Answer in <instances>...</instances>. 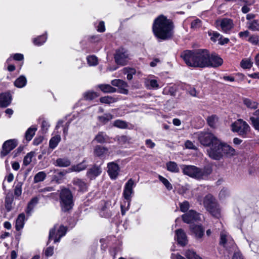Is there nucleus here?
<instances>
[{
  "mask_svg": "<svg viewBox=\"0 0 259 259\" xmlns=\"http://www.w3.org/2000/svg\"><path fill=\"white\" fill-rule=\"evenodd\" d=\"M53 164L56 166L67 167L70 165L71 162L67 158H59Z\"/></svg>",
  "mask_w": 259,
  "mask_h": 259,
  "instance_id": "nucleus-25",
  "label": "nucleus"
},
{
  "mask_svg": "<svg viewBox=\"0 0 259 259\" xmlns=\"http://www.w3.org/2000/svg\"><path fill=\"white\" fill-rule=\"evenodd\" d=\"M115 62L120 65H125L129 59V54L126 50L120 48L116 51L114 55Z\"/></svg>",
  "mask_w": 259,
  "mask_h": 259,
  "instance_id": "nucleus-10",
  "label": "nucleus"
},
{
  "mask_svg": "<svg viewBox=\"0 0 259 259\" xmlns=\"http://www.w3.org/2000/svg\"><path fill=\"white\" fill-rule=\"evenodd\" d=\"M200 143L205 146H211L218 143V139L214 135L210 132H202L198 137Z\"/></svg>",
  "mask_w": 259,
  "mask_h": 259,
  "instance_id": "nucleus-7",
  "label": "nucleus"
},
{
  "mask_svg": "<svg viewBox=\"0 0 259 259\" xmlns=\"http://www.w3.org/2000/svg\"><path fill=\"white\" fill-rule=\"evenodd\" d=\"M158 178L159 180L163 184L168 190L170 191L172 189V186L167 179L160 175H159Z\"/></svg>",
  "mask_w": 259,
  "mask_h": 259,
  "instance_id": "nucleus-42",
  "label": "nucleus"
},
{
  "mask_svg": "<svg viewBox=\"0 0 259 259\" xmlns=\"http://www.w3.org/2000/svg\"><path fill=\"white\" fill-rule=\"evenodd\" d=\"M243 101L244 104L249 108L255 109L258 107V103L257 102L252 101L248 98H244Z\"/></svg>",
  "mask_w": 259,
  "mask_h": 259,
  "instance_id": "nucleus-36",
  "label": "nucleus"
},
{
  "mask_svg": "<svg viewBox=\"0 0 259 259\" xmlns=\"http://www.w3.org/2000/svg\"><path fill=\"white\" fill-rule=\"evenodd\" d=\"M34 153L33 152H30L27 154L24 157L23 159V164L25 166L29 165L32 161V157L34 156Z\"/></svg>",
  "mask_w": 259,
  "mask_h": 259,
  "instance_id": "nucleus-49",
  "label": "nucleus"
},
{
  "mask_svg": "<svg viewBox=\"0 0 259 259\" xmlns=\"http://www.w3.org/2000/svg\"><path fill=\"white\" fill-rule=\"evenodd\" d=\"M253 62L250 59H243L240 62V65L244 69H250L252 66Z\"/></svg>",
  "mask_w": 259,
  "mask_h": 259,
  "instance_id": "nucleus-46",
  "label": "nucleus"
},
{
  "mask_svg": "<svg viewBox=\"0 0 259 259\" xmlns=\"http://www.w3.org/2000/svg\"><path fill=\"white\" fill-rule=\"evenodd\" d=\"M232 131L237 133L239 135L245 137L249 132L248 124L241 119H239L231 124Z\"/></svg>",
  "mask_w": 259,
  "mask_h": 259,
  "instance_id": "nucleus-6",
  "label": "nucleus"
},
{
  "mask_svg": "<svg viewBox=\"0 0 259 259\" xmlns=\"http://www.w3.org/2000/svg\"><path fill=\"white\" fill-rule=\"evenodd\" d=\"M38 199L37 197H34L29 201L28 204L26 212L27 214L30 215L34 207V206L38 203Z\"/></svg>",
  "mask_w": 259,
  "mask_h": 259,
  "instance_id": "nucleus-30",
  "label": "nucleus"
},
{
  "mask_svg": "<svg viewBox=\"0 0 259 259\" xmlns=\"http://www.w3.org/2000/svg\"><path fill=\"white\" fill-rule=\"evenodd\" d=\"M102 169L100 166L94 165L88 170L87 175L90 179L93 180L100 175Z\"/></svg>",
  "mask_w": 259,
  "mask_h": 259,
  "instance_id": "nucleus-20",
  "label": "nucleus"
},
{
  "mask_svg": "<svg viewBox=\"0 0 259 259\" xmlns=\"http://www.w3.org/2000/svg\"><path fill=\"white\" fill-rule=\"evenodd\" d=\"M218 120V117L215 115L209 116L207 118V122L209 126L214 127Z\"/></svg>",
  "mask_w": 259,
  "mask_h": 259,
  "instance_id": "nucleus-43",
  "label": "nucleus"
},
{
  "mask_svg": "<svg viewBox=\"0 0 259 259\" xmlns=\"http://www.w3.org/2000/svg\"><path fill=\"white\" fill-rule=\"evenodd\" d=\"M247 28L252 31H259V20H253L246 23Z\"/></svg>",
  "mask_w": 259,
  "mask_h": 259,
  "instance_id": "nucleus-26",
  "label": "nucleus"
},
{
  "mask_svg": "<svg viewBox=\"0 0 259 259\" xmlns=\"http://www.w3.org/2000/svg\"><path fill=\"white\" fill-rule=\"evenodd\" d=\"M135 185H136L134 180H133L132 179H130L125 183L124 186L123 192V196L125 199V201L123 203L127 204V208H129L130 205L132 195L134 194L133 188Z\"/></svg>",
  "mask_w": 259,
  "mask_h": 259,
  "instance_id": "nucleus-8",
  "label": "nucleus"
},
{
  "mask_svg": "<svg viewBox=\"0 0 259 259\" xmlns=\"http://www.w3.org/2000/svg\"><path fill=\"white\" fill-rule=\"evenodd\" d=\"M211 168L209 166L200 168L194 165H183V173L189 177L197 179H203L211 173Z\"/></svg>",
  "mask_w": 259,
  "mask_h": 259,
  "instance_id": "nucleus-4",
  "label": "nucleus"
},
{
  "mask_svg": "<svg viewBox=\"0 0 259 259\" xmlns=\"http://www.w3.org/2000/svg\"><path fill=\"white\" fill-rule=\"evenodd\" d=\"M208 35L210 36V39L213 42L219 41L221 38V35L216 31H209Z\"/></svg>",
  "mask_w": 259,
  "mask_h": 259,
  "instance_id": "nucleus-47",
  "label": "nucleus"
},
{
  "mask_svg": "<svg viewBox=\"0 0 259 259\" xmlns=\"http://www.w3.org/2000/svg\"><path fill=\"white\" fill-rule=\"evenodd\" d=\"M188 92L189 93V94L192 97H197L199 94V92H197L196 90V89L194 88H190L188 90Z\"/></svg>",
  "mask_w": 259,
  "mask_h": 259,
  "instance_id": "nucleus-59",
  "label": "nucleus"
},
{
  "mask_svg": "<svg viewBox=\"0 0 259 259\" xmlns=\"http://www.w3.org/2000/svg\"><path fill=\"white\" fill-rule=\"evenodd\" d=\"M116 138L117 141L121 144H125L128 141V139L125 136H118Z\"/></svg>",
  "mask_w": 259,
  "mask_h": 259,
  "instance_id": "nucleus-58",
  "label": "nucleus"
},
{
  "mask_svg": "<svg viewBox=\"0 0 259 259\" xmlns=\"http://www.w3.org/2000/svg\"><path fill=\"white\" fill-rule=\"evenodd\" d=\"M113 125L120 128H125L127 126L126 122L119 119L114 121Z\"/></svg>",
  "mask_w": 259,
  "mask_h": 259,
  "instance_id": "nucleus-51",
  "label": "nucleus"
},
{
  "mask_svg": "<svg viewBox=\"0 0 259 259\" xmlns=\"http://www.w3.org/2000/svg\"><path fill=\"white\" fill-rule=\"evenodd\" d=\"M250 120L251 121L254 127L259 131V119H255V117H251Z\"/></svg>",
  "mask_w": 259,
  "mask_h": 259,
  "instance_id": "nucleus-55",
  "label": "nucleus"
},
{
  "mask_svg": "<svg viewBox=\"0 0 259 259\" xmlns=\"http://www.w3.org/2000/svg\"><path fill=\"white\" fill-rule=\"evenodd\" d=\"M14 198L12 195L7 196L5 198V206L8 212L10 211L12 209V203Z\"/></svg>",
  "mask_w": 259,
  "mask_h": 259,
  "instance_id": "nucleus-35",
  "label": "nucleus"
},
{
  "mask_svg": "<svg viewBox=\"0 0 259 259\" xmlns=\"http://www.w3.org/2000/svg\"><path fill=\"white\" fill-rule=\"evenodd\" d=\"M84 98L87 100H92L98 97L97 93L94 92H87L84 94Z\"/></svg>",
  "mask_w": 259,
  "mask_h": 259,
  "instance_id": "nucleus-48",
  "label": "nucleus"
},
{
  "mask_svg": "<svg viewBox=\"0 0 259 259\" xmlns=\"http://www.w3.org/2000/svg\"><path fill=\"white\" fill-rule=\"evenodd\" d=\"M190 228L197 238H201L204 235V229L200 225H191Z\"/></svg>",
  "mask_w": 259,
  "mask_h": 259,
  "instance_id": "nucleus-24",
  "label": "nucleus"
},
{
  "mask_svg": "<svg viewBox=\"0 0 259 259\" xmlns=\"http://www.w3.org/2000/svg\"><path fill=\"white\" fill-rule=\"evenodd\" d=\"M60 141L61 137L59 135H57L52 137L49 142V148L52 149H55L57 146Z\"/></svg>",
  "mask_w": 259,
  "mask_h": 259,
  "instance_id": "nucleus-33",
  "label": "nucleus"
},
{
  "mask_svg": "<svg viewBox=\"0 0 259 259\" xmlns=\"http://www.w3.org/2000/svg\"><path fill=\"white\" fill-rule=\"evenodd\" d=\"M176 238L179 244L182 246H185L187 243V239L186 234L181 229H178L176 231Z\"/></svg>",
  "mask_w": 259,
  "mask_h": 259,
  "instance_id": "nucleus-19",
  "label": "nucleus"
},
{
  "mask_svg": "<svg viewBox=\"0 0 259 259\" xmlns=\"http://www.w3.org/2000/svg\"><path fill=\"white\" fill-rule=\"evenodd\" d=\"M106 208H103L101 211H100V215L105 218H108L111 215V213L108 211H106Z\"/></svg>",
  "mask_w": 259,
  "mask_h": 259,
  "instance_id": "nucleus-62",
  "label": "nucleus"
},
{
  "mask_svg": "<svg viewBox=\"0 0 259 259\" xmlns=\"http://www.w3.org/2000/svg\"><path fill=\"white\" fill-rule=\"evenodd\" d=\"M67 228L63 225H61L57 230V233L55 235L56 226L50 231L49 240L54 238V242H59L60 238L64 236L67 232Z\"/></svg>",
  "mask_w": 259,
  "mask_h": 259,
  "instance_id": "nucleus-12",
  "label": "nucleus"
},
{
  "mask_svg": "<svg viewBox=\"0 0 259 259\" xmlns=\"http://www.w3.org/2000/svg\"><path fill=\"white\" fill-rule=\"evenodd\" d=\"M180 209L182 212H186L189 208V203L188 201H185L183 203H180Z\"/></svg>",
  "mask_w": 259,
  "mask_h": 259,
  "instance_id": "nucleus-53",
  "label": "nucleus"
},
{
  "mask_svg": "<svg viewBox=\"0 0 259 259\" xmlns=\"http://www.w3.org/2000/svg\"><path fill=\"white\" fill-rule=\"evenodd\" d=\"M112 85L117 87L119 88V92L121 94L127 95L128 90L126 89L128 87L127 83L121 79H114L111 81Z\"/></svg>",
  "mask_w": 259,
  "mask_h": 259,
  "instance_id": "nucleus-18",
  "label": "nucleus"
},
{
  "mask_svg": "<svg viewBox=\"0 0 259 259\" xmlns=\"http://www.w3.org/2000/svg\"><path fill=\"white\" fill-rule=\"evenodd\" d=\"M208 67H217L221 66L223 63V59L215 54H212L210 56L208 53Z\"/></svg>",
  "mask_w": 259,
  "mask_h": 259,
  "instance_id": "nucleus-17",
  "label": "nucleus"
},
{
  "mask_svg": "<svg viewBox=\"0 0 259 259\" xmlns=\"http://www.w3.org/2000/svg\"><path fill=\"white\" fill-rule=\"evenodd\" d=\"M113 118V116L110 113H105L102 116L98 117L99 122L103 124H106Z\"/></svg>",
  "mask_w": 259,
  "mask_h": 259,
  "instance_id": "nucleus-37",
  "label": "nucleus"
},
{
  "mask_svg": "<svg viewBox=\"0 0 259 259\" xmlns=\"http://www.w3.org/2000/svg\"><path fill=\"white\" fill-rule=\"evenodd\" d=\"M11 102V97L9 94L3 93L0 94V107H6Z\"/></svg>",
  "mask_w": 259,
  "mask_h": 259,
  "instance_id": "nucleus-21",
  "label": "nucleus"
},
{
  "mask_svg": "<svg viewBox=\"0 0 259 259\" xmlns=\"http://www.w3.org/2000/svg\"><path fill=\"white\" fill-rule=\"evenodd\" d=\"M207 154L212 159L219 160L223 158L222 142L218 141L217 144H213L207 150Z\"/></svg>",
  "mask_w": 259,
  "mask_h": 259,
  "instance_id": "nucleus-9",
  "label": "nucleus"
},
{
  "mask_svg": "<svg viewBox=\"0 0 259 259\" xmlns=\"http://www.w3.org/2000/svg\"><path fill=\"white\" fill-rule=\"evenodd\" d=\"M108 137L103 132H99L95 137L94 140L99 143H104L107 142Z\"/></svg>",
  "mask_w": 259,
  "mask_h": 259,
  "instance_id": "nucleus-34",
  "label": "nucleus"
},
{
  "mask_svg": "<svg viewBox=\"0 0 259 259\" xmlns=\"http://www.w3.org/2000/svg\"><path fill=\"white\" fill-rule=\"evenodd\" d=\"M25 218L24 213H21L18 215L15 223V228L17 231H20L24 227Z\"/></svg>",
  "mask_w": 259,
  "mask_h": 259,
  "instance_id": "nucleus-23",
  "label": "nucleus"
},
{
  "mask_svg": "<svg viewBox=\"0 0 259 259\" xmlns=\"http://www.w3.org/2000/svg\"><path fill=\"white\" fill-rule=\"evenodd\" d=\"M107 168V172L110 178L112 180L116 179L119 171L118 165L114 162H111L108 163Z\"/></svg>",
  "mask_w": 259,
  "mask_h": 259,
  "instance_id": "nucleus-15",
  "label": "nucleus"
},
{
  "mask_svg": "<svg viewBox=\"0 0 259 259\" xmlns=\"http://www.w3.org/2000/svg\"><path fill=\"white\" fill-rule=\"evenodd\" d=\"M248 41L252 45H259V35L256 34L251 35L249 36Z\"/></svg>",
  "mask_w": 259,
  "mask_h": 259,
  "instance_id": "nucleus-45",
  "label": "nucleus"
},
{
  "mask_svg": "<svg viewBox=\"0 0 259 259\" xmlns=\"http://www.w3.org/2000/svg\"><path fill=\"white\" fill-rule=\"evenodd\" d=\"M108 149L105 147L100 145H97L94 149V154L98 157L103 156L104 154L107 153Z\"/></svg>",
  "mask_w": 259,
  "mask_h": 259,
  "instance_id": "nucleus-28",
  "label": "nucleus"
},
{
  "mask_svg": "<svg viewBox=\"0 0 259 259\" xmlns=\"http://www.w3.org/2000/svg\"><path fill=\"white\" fill-rule=\"evenodd\" d=\"M149 85L151 88L157 89L159 88V85L157 81L155 79H151L149 81Z\"/></svg>",
  "mask_w": 259,
  "mask_h": 259,
  "instance_id": "nucleus-60",
  "label": "nucleus"
},
{
  "mask_svg": "<svg viewBox=\"0 0 259 259\" xmlns=\"http://www.w3.org/2000/svg\"><path fill=\"white\" fill-rule=\"evenodd\" d=\"M27 83V79L25 76L21 75L14 82L15 87L18 88H22L25 87Z\"/></svg>",
  "mask_w": 259,
  "mask_h": 259,
  "instance_id": "nucleus-31",
  "label": "nucleus"
},
{
  "mask_svg": "<svg viewBox=\"0 0 259 259\" xmlns=\"http://www.w3.org/2000/svg\"><path fill=\"white\" fill-rule=\"evenodd\" d=\"M122 72L124 74H127V79L129 80L133 78V75L136 73V70L132 68H124Z\"/></svg>",
  "mask_w": 259,
  "mask_h": 259,
  "instance_id": "nucleus-39",
  "label": "nucleus"
},
{
  "mask_svg": "<svg viewBox=\"0 0 259 259\" xmlns=\"http://www.w3.org/2000/svg\"><path fill=\"white\" fill-rule=\"evenodd\" d=\"M59 203L61 211L68 212L74 205V199L71 191L67 188L61 190L59 193Z\"/></svg>",
  "mask_w": 259,
  "mask_h": 259,
  "instance_id": "nucleus-3",
  "label": "nucleus"
},
{
  "mask_svg": "<svg viewBox=\"0 0 259 259\" xmlns=\"http://www.w3.org/2000/svg\"><path fill=\"white\" fill-rule=\"evenodd\" d=\"M204 206L206 209L214 217L218 218L220 217V210L218 204L211 195H206L204 199Z\"/></svg>",
  "mask_w": 259,
  "mask_h": 259,
  "instance_id": "nucleus-5",
  "label": "nucleus"
},
{
  "mask_svg": "<svg viewBox=\"0 0 259 259\" xmlns=\"http://www.w3.org/2000/svg\"><path fill=\"white\" fill-rule=\"evenodd\" d=\"M21 193H22L21 185L18 184L15 187L14 194L17 196H19L21 195Z\"/></svg>",
  "mask_w": 259,
  "mask_h": 259,
  "instance_id": "nucleus-57",
  "label": "nucleus"
},
{
  "mask_svg": "<svg viewBox=\"0 0 259 259\" xmlns=\"http://www.w3.org/2000/svg\"><path fill=\"white\" fill-rule=\"evenodd\" d=\"M218 26L221 27L222 31L224 33H229L230 30L234 27L233 21L232 19L229 18H223L221 20L216 21Z\"/></svg>",
  "mask_w": 259,
  "mask_h": 259,
  "instance_id": "nucleus-14",
  "label": "nucleus"
},
{
  "mask_svg": "<svg viewBox=\"0 0 259 259\" xmlns=\"http://www.w3.org/2000/svg\"><path fill=\"white\" fill-rule=\"evenodd\" d=\"M50 126V124L46 120H43L41 123V129L42 131L46 132Z\"/></svg>",
  "mask_w": 259,
  "mask_h": 259,
  "instance_id": "nucleus-63",
  "label": "nucleus"
},
{
  "mask_svg": "<svg viewBox=\"0 0 259 259\" xmlns=\"http://www.w3.org/2000/svg\"><path fill=\"white\" fill-rule=\"evenodd\" d=\"M97 30L99 32H103L105 30V27L104 25V22L103 21H101L98 26Z\"/></svg>",
  "mask_w": 259,
  "mask_h": 259,
  "instance_id": "nucleus-64",
  "label": "nucleus"
},
{
  "mask_svg": "<svg viewBox=\"0 0 259 259\" xmlns=\"http://www.w3.org/2000/svg\"><path fill=\"white\" fill-rule=\"evenodd\" d=\"M201 26V21L200 20L197 19L193 21L191 24V27L193 29H197Z\"/></svg>",
  "mask_w": 259,
  "mask_h": 259,
  "instance_id": "nucleus-54",
  "label": "nucleus"
},
{
  "mask_svg": "<svg viewBox=\"0 0 259 259\" xmlns=\"http://www.w3.org/2000/svg\"><path fill=\"white\" fill-rule=\"evenodd\" d=\"M182 218L184 222L186 223H191L200 220V214L193 210H190L183 214Z\"/></svg>",
  "mask_w": 259,
  "mask_h": 259,
  "instance_id": "nucleus-16",
  "label": "nucleus"
},
{
  "mask_svg": "<svg viewBox=\"0 0 259 259\" xmlns=\"http://www.w3.org/2000/svg\"><path fill=\"white\" fill-rule=\"evenodd\" d=\"M47 38V37L46 35H40L34 38L33 42L36 46H41L46 42Z\"/></svg>",
  "mask_w": 259,
  "mask_h": 259,
  "instance_id": "nucleus-41",
  "label": "nucleus"
},
{
  "mask_svg": "<svg viewBox=\"0 0 259 259\" xmlns=\"http://www.w3.org/2000/svg\"><path fill=\"white\" fill-rule=\"evenodd\" d=\"M54 253V248L52 247H48L45 250V254L47 256H51Z\"/></svg>",
  "mask_w": 259,
  "mask_h": 259,
  "instance_id": "nucleus-61",
  "label": "nucleus"
},
{
  "mask_svg": "<svg viewBox=\"0 0 259 259\" xmlns=\"http://www.w3.org/2000/svg\"><path fill=\"white\" fill-rule=\"evenodd\" d=\"M100 101L102 103L110 104L115 102L116 100L111 96H105L100 98Z\"/></svg>",
  "mask_w": 259,
  "mask_h": 259,
  "instance_id": "nucleus-50",
  "label": "nucleus"
},
{
  "mask_svg": "<svg viewBox=\"0 0 259 259\" xmlns=\"http://www.w3.org/2000/svg\"><path fill=\"white\" fill-rule=\"evenodd\" d=\"M37 131V127L35 125H32L26 131L25 134V138L27 141L31 140L36 131Z\"/></svg>",
  "mask_w": 259,
  "mask_h": 259,
  "instance_id": "nucleus-27",
  "label": "nucleus"
},
{
  "mask_svg": "<svg viewBox=\"0 0 259 259\" xmlns=\"http://www.w3.org/2000/svg\"><path fill=\"white\" fill-rule=\"evenodd\" d=\"M185 145L186 148L187 149H193V150H196L197 149L196 147L193 144V143L189 140H187L185 142Z\"/></svg>",
  "mask_w": 259,
  "mask_h": 259,
  "instance_id": "nucleus-56",
  "label": "nucleus"
},
{
  "mask_svg": "<svg viewBox=\"0 0 259 259\" xmlns=\"http://www.w3.org/2000/svg\"><path fill=\"white\" fill-rule=\"evenodd\" d=\"M73 183L76 186H78L79 190L82 191H85L87 189V184L81 179H76L73 181Z\"/></svg>",
  "mask_w": 259,
  "mask_h": 259,
  "instance_id": "nucleus-38",
  "label": "nucleus"
},
{
  "mask_svg": "<svg viewBox=\"0 0 259 259\" xmlns=\"http://www.w3.org/2000/svg\"><path fill=\"white\" fill-rule=\"evenodd\" d=\"M220 244L227 249H229L235 246L233 238L225 232L221 233Z\"/></svg>",
  "mask_w": 259,
  "mask_h": 259,
  "instance_id": "nucleus-11",
  "label": "nucleus"
},
{
  "mask_svg": "<svg viewBox=\"0 0 259 259\" xmlns=\"http://www.w3.org/2000/svg\"><path fill=\"white\" fill-rule=\"evenodd\" d=\"M87 61L90 66H96L98 64V58L94 55L89 56L87 58Z\"/></svg>",
  "mask_w": 259,
  "mask_h": 259,
  "instance_id": "nucleus-52",
  "label": "nucleus"
},
{
  "mask_svg": "<svg viewBox=\"0 0 259 259\" xmlns=\"http://www.w3.org/2000/svg\"><path fill=\"white\" fill-rule=\"evenodd\" d=\"M18 145L17 140L16 139H11L4 142L2 147V150L1 152L2 157L6 156L13 149H14Z\"/></svg>",
  "mask_w": 259,
  "mask_h": 259,
  "instance_id": "nucleus-13",
  "label": "nucleus"
},
{
  "mask_svg": "<svg viewBox=\"0 0 259 259\" xmlns=\"http://www.w3.org/2000/svg\"><path fill=\"white\" fill-rule=\"evenodd\" d=\"M99 88L105 93H112L116 92V89L109 84H100Z\"/></svg>",
  "mask_w": 259,
  "mask_h": 259,
  "instance_id": "nucleus-32",
  "label": "nucleus"
},
{
  "mask_svg": "<svg viewBox=\"0 0 259 259\" xmlns=\"http://www.w3.org/2000/svg\"><path fill=\"white\" fill-rule=\"evenodd\" d=\"M46 177V174L44 171H40L35 175L34 178L35 183H38L44 181Z\"/></svg>",
  "mask_w": 259,
  "mask_h": 259,
  "instance_id": "nucleus-44",
  "label": "nucleus"
},
{
  "mask_svg": "<svg viewBox=\"0 0 259 259\" xmlns=\"http://www.w3.org/2000/svg\"><path fill=\"white\" fill-rule=\"evenodd\" d=\"M87 164L85 163V161H83L82 162L73 165L71 167V169L72 171L79 172L81 170L85 169L87 168Z\"/></svg>",
  "mask_w": 259,
  "mask_h": 259,
  "instance_id": "nucleus-40",
  "label": "nucleus"
},
{
  "mask_svg": "<svg viewBox=\"0 0 259 259\" xmlns=\"http://www.w3.org/2000/svg\"><path fill=\"white\" fill-rule=\"evenodd\" d=\"M166 166L167 170L169 171L174 173L179 172V167L175 162L169 161L166 163Z\"/></svg>",
  "mask_w": 259,
  "mask_h": 259,
  "instance_id": "nucleus-29",
  "label": "nucleus"
},
{
  "mask_svg": "<svg viewBox=\"0 0 259 259\" xmlns=\"http://www.w3.org/2000/svg\"><path fill=\"white\" fill-rule=\"evenodd\" d=\"M152 29L155 36L162 40L170 38L174 33L172 21L163 15L160 16L154 20Z\"/></svg>",
  "mask_w": 259,
  "mask_h": 259,
  "instance_id": "nucleus-2",
  "label": "nucleus"
},
{
  "mask_svg": "<svg viewBox=\"0 0 259 259\" xmlns=\"http://www.w3.org/2000/svg\"><path fill=\"white\" fill-rule=\"evenodd\" d=\"M223 156L225 155L227 157H231L235 154V150L230 146L222 142Z\"/></svg>",
  "mask_w": 259,
  "mask_h": 259,
  "instance_id": "nucleus-22",
  "label": "nucleus"
},
{
  "mask_svg": "<svg viewBox=\"0 0 259 259\" xmlns=\"http://www.w3.org/2000/svg\"><path fill=\"white\" fill-rule=\"evenodd\" d=\"M181 57L189 66L199 68L208 67V51L206 49L186 50L181 53Z\"/></svg>",
  "mask_w": 259,
  "mask_h": 259,
  "instance_id": "nucleus-1",
  "label": "nucleus"
}]
</instances>
